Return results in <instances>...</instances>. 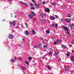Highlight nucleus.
Here are the masks:
<instances>
[{"label": "nucleus", "mask_w": 74, "mask_h": 74, "mask_svg": "<svg viewBox=\"0 0 74 74\" xmlns=\"http://www.w3.org/2000/svg\"><path fill=\"white\" fill-rule=\"evenodd\" d=\"M32 2H33V3H34V0H32Z\"/></svg>", "instance_id": "nucleus-49"}, {"label": "nucleus", "mask_w": 74, "mask_h": 74, "mask_svg": "<svg viewBox=\"0 0 74 74\" xmlns=\"http://www.w3.org/2000/svg\"><path fill=\"white\" fill-rule=\"evenodd\" d=\"M31 10H34V7H32L30 8Z\"/></svg>", "instance_id": "nucleus-25"}, {"label": "nucleus", "mask_w": 74, "mask_h": 74, "mask_svg": "<svg viewBox=\"0 0 74 74\" xmlns=\"http://www.w3.org/2000/svg\"><path fill=\"white\" fill-rule=\"evenodd\" d=\"M38 45V47H41V45H41V44H40L39 45Z\"/></svg>", "instance_id": "nucleus-37"}, {"label": "nucleus", "mask_w": 74, "mask_h": 74, "mask_svg": "<svg viewBox=\"0 0 74 74\" xmlns=\"http://www.w3.org/2000/svg\"><path fill=\"white\" fill-rule=\"evenodd\" d=\"M42 4H45V2L43 1L42 2Z\"/></svg>", "instance_id": "nucleus-39"}, {"label": "nucleus", "mask_w": 74, "mask_h": 74, "mask_svg": "<svg viewBox=\"0 0 74 74\" xmlns=\"http://www.w3.org/2000/svg\"><path fill=\"white\" fill-rule=\"evenodd\" d=\"M44 48H47V45H45L44 46Z\"/></svg>", "instance_id": "nucleus-29"}, {"label": "nucleus", "mask_w": 74, "mask_h": 74, "mask_svg": "<svg viewBox=\"0 0 74 74\" xmlns=\"http://www.w3.org/2000/svg\"><path fill=\"white\" fill-rule=\"evenodd\" d=\"M54 44H57V42H55L54 43Z\"/></svg>", "instance_id": "nucleus-44"}, {"label": "nucleus", "mask_w": 74, "mask_h": 74, "mask_svg": "<svg viewBox=\"0 0 74 74\" xmlns=\"http://www.w3.org/2000/svg\"><path fill=\"white\" fill-rule=\"evenodd\" d=\"M74 56L72 57L71 58V61H74Z\"/></svg>", "instance_id": "nucleus-11"}, {"label": "nucleus", "mask_w": 74, "mask_h": 74, "mask_svg": "<svg viewBox=\"0 0 74 74\" xmlns=\"http://www.w3.org/2000/svg\"><path fill=\"white\" fill-rule=\"evenodd\" d=\"M41 22L42 23H45V22H46V20H42Z\"/></svg>", "instance_id": "nucleus-14"}, {"label": "nucleus", "mask_w": 74, "mask_h": 74, "mask_svg": "<svg viewBox=\"0 0 74 74\" xmlns=\"http://www.w3.org/2000/svg\"><path fill=\"white\" fill-rule=\"evenodd\" d=\"M68 17L69 18H70L71 17V15L70 14H68Z\"/></svg>", "instance_id": "nucleus-27"}, {"label": "nucleus", "mask_w": 74, "mask_h": 74, "mask_svg": "<svg viewBox=\"0 0 74 74\" xmlns=\"http://www.w3.org/2000/svg\"><path fill=\"white\" fill-rule=\"evenodd\" d=\"M72 53H74V50H72Z\"/></svg>", "instance_id": "nucleus-47"}, {"label": "nucleus", "mask_w": 74, "mask_h": 74, "mask_svg": "<svg viewBox=\"0 0 74 74\" xmlns=\"http://www.w3.org/2000/svg\"><path fill=\"white\" fill-rule=\"evenodd\" d=\"M30 6H31V7H32L33 6V4L32 3H31L30 4Z\"/></svg>", "instance_id": "nucleus-23"}, {"label": "nucleus", "mask_w": 74, "mask_h": 74, "mask_svg": "<svg viewBox=\"0 0 74 74\" xmlns=\"http://www.w3.org/2000/svg\"><path fill=\"white\" fill-rule=\"evenodd\" d=\"M67 56L68 57V56H70V53H68L67 54Z\"/></svg>", "instance_id": "nucleus-33"}, {"label": "nucleus", "mask_w": 74, "mask_h": 74, "mask_svg": "<svg viewBox=\"0 0 74 74\" xmlns=\"http://www.w3.org/2000/svg\"><path fill=\"white\" fill-rule=\"evenodd\" d=\"M61 21H63V19H61Z\"/></svg>", "instance_id": "nucleus-48"}, {"label": "nucleus", "mask_w": 74, "mask_h": 74, "mask_svg": "<svg viewBox=\"0 0 74 74\" xmlns=\"http://www.w3.org/2000/svg\"><path fill=\"white\" fill-rule=\"evenodd\" d=\"M45 59V57H44V56H43V57L42 59Z\"/></svg>", "instance_id": "nucleus-45"}, {"label": "nucleus", "mask_w": 74, "mask_h": 74, "mask_svg": "<svg viewBox=\"0 0 74 74\" xmlns=\"http://www.w3.org/2000/svg\"><path fill=\"white\" fill-rule=\"evenodd\" d=\"M52 52H50L49 53V55H52Z\"/></svg>", "instance_id": "nucleus-36"}, {"label": "nucleus", "mask_w": 74, "mask_h": 74, "mask_svg": "<svg viewBox=\"0 0 74 74\" xmlns=\"http://www.w3.org/2000/svg\"><path fill=\"white\" fill-rule=\"evenodd\" d=\"M62 48H66L67 47H66V46L65 45H63L62 46Z\"/></svg>", "instance_id": "nucleus-16"}, {"label": "nucleus", "mask_w": 74, "mask_h": 74, "mask_svg": "<svg viewBox=\"0 0 74 74\" xmlns=\"http://www.w3.org/2000/svg\"><path fill=\"white\" fill-rule=\"evenodd\" d=\"M23 4L25 6V7H27V4H26V3H23Z\"/></svg>", "instance_id": "nucleus-21"}, {"label": "nucleus", "mask_w": 74, "mask_h": 74, "mask_svg": "<svg viewBox=\"0 0 74 74\" xmlns=\"http://www.w3.org/2000/svg\"><path fill=\"white\" fill-rule=\"evenodd\" d=\"M72 44H74V40H73L72 42Z\"/></svg>", "instance_id": "nucleus-42"}, {"label": "nucleus", "mask_w": 74, "mask_h": 74, "mask_svg": "<svg viewBox=\"0 0 74 74\" xmlns=\"http://www.w3.org/2000/svg\"><path fill=\"white\" fill-rule=\"evenodd\" d=\"M25 33L27 36H28L29 34V32L28 31H25Z\"/></svg>", "instance_id": "nucleus-8"}, {"label": "nucleus", "mask_w": 74, "mask_h": 74, "mask_svg": "<svg viewBox=\"0 0 74 74\" xmlns=\"http://www.w3.org/2000/svg\"><path fill=\"white\" fill-rule=\"evenodd\" d=\"M63 29H64V30H66L67 31H69V30L68 29V28H67V27H66L63 26Z\"/></svg>", "instance_id": "nucleus-4"}, {"label": "nucleus", "mask_w": 74, "mask_h": 74, "mask_svg": "<svg viewBox=\"0 0 74 74\" xmlns=\"http://www.w3.org/2000/svg\"><path fill=\"white\" fill-rule=\"evenodd\" d=\"M38 47V45H35L34 46V48H37Z\"/></svg>", "instance_id": "nucleus-18"}, {"label": "nucleus", "mask_w": 74, "mask_h": 74, "mask_svg": "<svg viewBox=\"0 0 74 74\" xmlns=\"http://www.w3.org/2000/svg\"><path fill=\"white\" fill-rule=\"evenodd\" d=\"M72 29H74V26L73 25H71L70 27Z\"/></svg>", "instance_id": "nucleus-12"}, {"label": "nucleus", "mask_w": 74, "mask_h": 74, "mask_svg": "<svg viewBox=\"0 0 74 74\" xmlns=\"http://www.w3.org/2000/svg\"><path fill=\"white\" fill-rule=\"evenodd\" d=\"M22 69L23 70H26V68L24 67H22Z\"/></svg>", "instance_id": "nucleus-19"}, {"label": "nucleus", "mask_w": 74, "mask_h": 74, "mask_svg": "<svg viewBox=\"0 0 74 74\" xmlns=\"http://www.w3.org/2000/svg\"><path fill=\"white\" fill-rule=\"evenodd\" d=\"M25 63L26 64H29V62H25Z\"/></svg>", "instance_id": "nucleus-32"}, {"label": "nucleus", "mask_w": 74, "mask_h": 74, "mask_svg": "<svg viewBox=\"0 0 74 74\" xmlns=\"http://www.w3.org/2000/svg\"><path fill=\"white\" fill-rule=\"evenodd\" d=\"M50 7H51V5H50Z\"/></svg>", "instance_id": "nucleus-54"}, {"label": "nucleus", "mask_w": 74, "mask_h": 74, "mask_svg": "<svg viewBox=\"0 0 74 74\" xmlns=\"http://www.w3.org/2000/svg\"><path fill=\"white\" fill-rule=\"evenodd\" d=\"M65 70H69V69L68 68H66Z\"/></svg>", "instance_id": "nucleus-43"}, {"label": "nucleus", "mask_w": 74, "mask_h": 74, "mask_svg": "<svg viewBox=\"0 0 74 74\" xmlns=\"http://www.w3.org/2000/svg\"><path fill=\"white\" fill-rule=\"evenodd\" d=\"M12 32H14V31H13V30H12Z\"/></svg>", "instance_id": "nucleus-52"}, {"label": "nucleus", "mask_w": 74, "mask_h": 74, "mask_svg": "<svg viewBox=\"0 0 74 74\" xmlns=\"http://www.w3.org/2000/svg\"><path fill=\"white\" fill-rule=\"evenodd\" d=\"M50 33V31H49V29H47L46 31V33L47 34H49Z\"/></svg>", "instance_id": "nucleus-13"}, {"label": "nucleus", "mask_w": 74, "mask_h": 74, "mask_svg": "<svg viewBox=\"0 0 74 74\" xmlns=\"http://www.w3.org/2000/svg\"><path fill=\"white\" fill-rule=\"evenodd\" d=\"M32 32L33 34H34H34H36V32H35L34 31V30H33L32 31Z\"/></svg>", "instance_id": "nucleus-15"}, {"label": "nucleus", "mask_w": 74, "mask_h": 74, "mask_svg": "<svg viewBox=\"0 0 74 74\" xmlns=\"http://www.w3.org/2000/svg\"><path fill=\"white\" fill-rule=\"evenodd\" d=\"M55 26L56 27H57L58 26V24H56L55 25Z\"/></svg>", "instance_id": "nucleus-28"}, {"label": "nucleus", "mask_w": 74, "mask_h": 74, "mask_svg": "<svg viewBox=\"0 0 74 74\" xmlns=\"http://www.w3.org/2000/svg\"><path fill=\"white\" fill-rule=\"evenodd\" d=\"M10 23L11 25L12 26H15V21H13L12 22H10Z\"/></svg>", "instance_id": "nucleus-2"}, {"label": "nucleus", "mask_w": 74, "mask_h": 74, "mask_svg": "<svg viewBox=\"0 0 74 74\" xmlns=\"http://www.w3.org/2000/svg\"><path fill=\"white\" fill-rule=\"evenodd\" d=\"M73 64H74V63H73Z\"/></svg>", "instance_id": "nucleus-55"}, {"label": "nucleus", "mask_w": 74, "mask_h": 74, "mask_svg": "<svg viewBox=\"0 0 74 74\" xmlns=\"http://www.w3.org/2000/svg\"><path fill=\"white\" fill-rule=\"evenodd\" d=\"M45 10L46 12H49L50 11L49 9V8H45Z\"/></svg>", "instance_id": "nucleus-6"}, {"label": "nucleus", "mask_w": 74, "mask_h": 74, "mask_svg": "<svg viewBox=\"0 0 74 74\" xmlns=\"http://www.w3.org/2000/svg\"><path fill=\"white\" fill-rule=\"evenodd\" d=\"M41 16L42 18H43L44 17V16H43V15L42 14H41L40 15Z\"/></svg>", "instance_id": "nucleus-41"}, {"label": "nucleus", "mask_w": 74, "mask_h": 74, "mask_svg": "<svg viewBox=\"0 0 74 74\" xmlns=\"http://www.w3.org/2000/svg\"><path fill=\"white\" fill-rule=\"evenodd\" d=\"M16 57H15L14 58V59L13 60V59H12L10 61V62H14V60H16Z\"/></svg>", "instance_id": "nucleus-7"}, {"label": "nucleus", "mask_w": 74, "mask_h": 74, "mask_svg": "<svg viewBox=\"0 0 74 74\" xmlns=\"http://www.w3.org/2000/svg\"><path fill=\"white\" fill-rule=\"evenodd\" d=\"M69 47H72V45H70V46H69Z\"/></svg>", "instance_id": "nucleus-46"}, {"label": "nucleus", "mask_w": 74, "mask_h": 74, "mask_svg": "<svg viewBox=\"0 0 74 74\" xmlns=\"http://www.w3.org/2000/svg\"><path fill=\"white\" fill-rule=\"evenodd\" d=\"M66 20L67 22H70L71 21V19H70V18H66Z\"/></svg>", "instance_id": "nucleus-5"}, {"label": "nucleus", "mask_w": 74, "mask_h": 74, "mask_svg": "<svg viewBox=\"0 0 74 74\" xmlns=\"http://www.w3.org/2000/svg\"><path fill=\"white\" fill-rule=\"evenodd\" d=\"M67 34H68V35H69V36H70V33H69V32L67 31Z\"/></svg>", "instance_id": "nucleus-24"}, {"label": "nucleus", "mask_w": 74, "mask_h": 74, "mask_svg": "<svg viewBox=\"0 0 74 74\" xmlns=\"http://www.w3.org/2000/svg\"><path fill=\"white\" fill-rule=\"evenodd\" d=\"M51 4L52 5H56V4L53 3H51Z\"/></svg>", "instance_id": "nucleus-22"}, {"label": "nucleus", "mask_w": 74, "mask_h": 74, "mask_svg": "<svg viewBox=\"0 0 74 74\" xmlns=\"http://www.w3.org/2000/svg\"><path fill=\"white\" fill-rule=\"evenodd\" d=\"M25 25H26V27H28V25H27V24H26V23H25Z\"/></svg>", "instance_id": "nucleus-31"}, {"label": "nucleus", "mask_w": 74, "mask_h": 74, "mask_svg": "<svg viewBox=\"0 0 74 74\" xmlns=\"http://www.w3.org/2000/svg\"><path fill=\"white\" fill-rule=\"evenodd\" d=\"M28 59L29 60H32V57H29L28 58Z\"/></svg>", "instance_id": "nucleus-20"}, {"label": "nucleus", "mask_w": 74, "mask_h": 74, "mask_svg": "<svg viewBox=\"0 0 74 74\" xmlns=\"http://www.w3.org/2000/svg\"><path fill=\"white\" fill-rule=\"evenodd\" d=\"M47 68L49 69V70H51V68H50V67H49V66H48Z\"/></svg>", "instance_id": "nucleus-34"}, {"label": "nucleus", "mask_w": 74, "mask_h": 74, "mask_svg": "<svg viewBox=\"0 0 74 74\" xmlns=\"http://www.w3.org/2000/svg\"><path fill=\"white\" fill-rule=\"evenodd\" d=\"M35 6H36L37 8H38L39 7V5H37V4L36 3H35Z\"/></svg>", "instance_id": "nucleus-17"}, {"label": "nucleus", "mask_w": 74, "mask_h": 74, "mask_svg": "<svg viewBox=\"0 0 74 74\" xmlns=\"http://www.w3.org/2000/svg\"><path fill=\"white\" fill-rule=\"evenodd\" d=\"M22 40H23V41H24V40H25V39H24L23 38L22 39Z\"/></svg>", "instance_id": "nucleus-50"}, {"label": "nucleus", "mask_w": 74, "mask_h": 74, "mask_svg": "<svg viewBox=\"0 0 74 74\" xmlns=\"http://www.w3.org/2000/svg\"><path fill=\"white\" fill-rule=\"evenodd\" d=\"M52 27H54L55 26V24H53L51 25Z\"/></svg>", "instance_id": "nucleus-26"}, {"label": "nucleus", "mask_w": 74, "mask_h": 74, "mask_svg": "<svg viewBox=\"0 0 74 74\" xmlns=\"http://www.w3.org/2000/svg\"><path fill=\"white\" fill-rule=\"evenodd\" d=\"M16 16H15V18H16Z\"/></svg>", "instance_id": "nucleus-51"}, {"label": "nucleus", "mask_w": 74, "mask_h": 74, "mask_svg": "<svg viewBox=\"0 0 74 74\" xmlns=\"http://www.w3.org/2000/svg\"><path fill=\"white\" fill-rule=\"evenodd\" d=\"M18 60H22V58H18Z\"/></svg>", "instance_id": "nucleus-40"}, {"label": "nucleus", "mask_w": 74, "mask_h": 74, "mask_svg": "<svg viewBox=\"0 0 74 74\" xmlns=\"http://www.w3.org/2000/svg\"><path fill=\"white\" fill-rule=\"evenodd\" d=\"M58 54H59V52H58V51L55 52L54 55H55V56H57Z\"/></svg>", "instance_id": "nucleus-10"}, {"label": "nucleus", "mask_w": 74, "mask_h": 74, "mask_svg": "<svg viewBox=\"0 0 74 74\" xmlns=\"http://www.w3.org/2000/svg\"><path fill=\"white\" fill-rule=\"evenodd\" d=\"M9 1H11L12 0H9Z\"/></svg>", "instance_id": "nucleus-53"}, {"label": "nucleus", "mask_w": 74, "mask_h": 74, "mask_svg": "<svg viewBox=\"0 0 74 74\" xmlns=\"http://www.w3.org/2000/svg\"><path fill=\"white\" fill-rule=\"evenodd\" d=\"M31 13L33 15L29 14V16L30 18H31V19H32V18H33V16H36V14H35V13H34V12H31Z\"/></svg>", "instance_id": "nucleus-1"}, {"label": "nucleus", "mask_w": 74, "mask_h": 74, "mask_svg": "<svg viewBox=\"0 0 74 74\" xmlns=\"http://www.w3.org/2000/svg\"><path fill=\"white\" fill-rule=\"evenodd\" d=\"M42 14H43V15H44V16H46V14H45L43 12L42 13Z\"/></svg>", "instance_id": "nucleus-38"}, {"label": "nucleus", "mask_w": 74, "mask_h": 74, "mask_svg": "<svg viewBox=\"0 0 74 74\" xmlns=\"http://www.w3.org/2000/svg\"><path fill=\"white\" fill-rule=\"evenodd\" d=\"M55 16L56 18H59V16L56 15H55Z\"/></svg>", "instance_id": "nucleus-35"}, {"label": "nucleus", "mask_w": 74, "mask_h": 74, "mask_svg": "<svg viewBox=\"0 0 74 74\" xmlns=\"http://www.w3.org/2000/svg\"><path fill=\"white\" fill-rule=\"evenodd\" d=\"M49 18L51 20H54V19H55V18L52 16H51L49 17Z\"/></svg>", "instance_id": "nucleus-3"}, {"label": "nucleus", "mask_w": 74, "mask_h": 74, "mask_svg": "<svg viewBox=\"0 0 74 74\" xmlns=\"http://www.w3.org/2000/svg\"><path fill=\"white\" fill-rule=\"evenodd\" d=\"M19 3H20L21 4H23L24 3L22 1H20V2H19Z\"/></svg>", "instance_id": "nucleus-30"}, {"label": "nucleus", "mask_w": 74, "mask_h": 74, "mask_svg": "<svg viewBox=\"0 0 74 74\" xmlns=\"http://www.w3.org/2000/svg\"><path fill=\"white\" fill-rule=\"evenodd\" d=\"M9 38L10 39H12L13 38V36L12 35H10L9 36Z\"/></svg>", "instance_id": "nucleus-9"}]
</instances>
